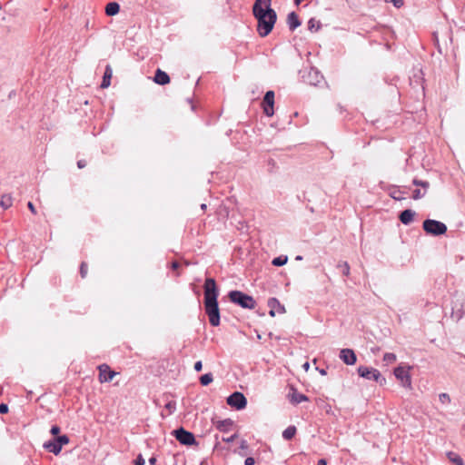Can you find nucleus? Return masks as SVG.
Instances as JSON below:
<instances>
[{
    "instance_id": "nucleus-45",
    "label": "nucleus",
    "mask_w": 465,
    "mask_h": 465,
    "mask_svg": "<svg viewBox=\"0 0 465 465\" xmlns=\"http://www.w3.org/2000/svg\"><path fill=\"white\" fill-rule=\"evenodd\" d=\"M302 368L304 369V371H308L310 369V363L308 361L304 362L302 364Z\"/></svg>"
},
{
    "instance_id": "nucleus-25",
    "label": "nucleus",
    "mask_w": 465,
    "mask_h": 465,
    "mask_svg": "<svg viewBox=\"0 0 465 465\" xmlns=\"http://www.w3.org/2000/svg\"><path fill=\"white\" fill-rule=\"evenodd\" d=\"M287 261H288V257L287 256L281 255V256H278V257L274 258L272 260V263L274 266L280 267V266H282V265L286 264Z\"/></svg>"
},
{
    "instance_id": "nucleus-15",
    "label": "nucleus",
    "mask_w": 465,
    "mask_h": 465,
    "mask_svg": "<svg viewBox=\"0 0 465 465\" xmlns=\"http://www.w3.org/2000/svg\"><path fill=\"white\" fill-rule=\"evenodd\" d=\"M170 76L161 69H157L153 77V81L160 85L170 83Z\"/></svg>"
},
{
    "instance_id": "nucleus-11",
    "label": "nucleus",
    "mask_w": 465,
    "mask_h": 465,
    "mask_svg": "<svg viewBox=\"0 0 465 465\" xmlns=\"http://www.w3.org/2000/svg\"><path fill=\"white\" fill-rule=\"evenodd\" d=\"M339 358L347 365H353L357 361V356L351 349H341Z\"/></svg>"
},
{
    "instance_id": "nucleus-26",
    "label": "nucleus",
    "mask_w": 465,
    "mask_h": 465,
    "mask_svg": "<svg viewBox=\"0 0 465 465\" xmlns=\"http://www.w3.org/2000/svg\"><path fill=\"white\" fill-rule=\"evenodd\" d=\"M321 27V23L320 21H317L315 18H311L309 21H308V29L310 31H317L318 29H320Z\"/></svg>"
},
{
    "instance_id": "nucleus-24",
    "label": "nucleus",
    "mask_w": 465,
    "mask_h": 465,
    "mask_svg": "<svg viewBox=\"0 0 465 465\" xmlns=\"http://www.w3.org/2000/svg\"><path fill=\"white\" fill-rule=\"evenodd\" d=\"M232 425V421L230 419L223 420L218 422L217 429L225 431L227 430L228 427Z\"/></svg>"
},
{
    "instance_id": "nucleus-5",
    "label": "nucleus",
    "mask_w": 465,
    "mask_h": 465,
    "mask_svg": "<svg viewBox=\"0 0 465 465\" xmlns=\"http://www.w3.org/2000/svg\"><path fill=\"white\" fill-rule=\"evenodd\" d=\"M69 443V438L67 435H60L52 440H49L44 444V448L48 451L58 455L61 452L62 447Z\"/></svg>"
},
{
    "instance_id": "nucleus-38",
    "label": "nucleus",
    "mask_w": 465,
    "mask_h": 465,
    "mask_svg": "<svg viewBox=\"0 0 465 465\" xmlns=\"http://www.w3.org/2000/svg\"><path fill=\"white\" fill-rule=\"evenodd\" d=\"M193 369L195 370V371H201L202 369H203V363L201 361H198L194 363V366H193Z\"/></svg>"
},
{
    "instance_id": "nucleus-18",
    "label": "nucleus",
    "mask_w": 465,
    "mask_h": 465,
    "mask_svg": "<svg viewBox=\"0 0 465 465\" xmlns=\"http://www.w3.org/2000/svg\"><path fill=\"white\" fill-rule=\"evenodd\" d=\"M292 391H293L292 393L290 394V401L293 404H299V403H301L302 401H309V398L306 395L299 393L295 390H292Z\"/></svg>"
},
{
    "instance_id": "nucleus-27",
    "label": "nucleus",
    "mask_w": 465,
    "mask_h": 465,
    "mask_svg": "<svg viewBox=\"0 0 465 465\" xmlns=\"http://www.w3.org/2000/svg\"><path fill=\"white\" fill-rule=\"evenodd\" d=\"M0 205L5 209L9 208L12 205L11 196H9V195L2 196L1 201H0Z\"/></svg>"
},
{
    "instance_id": "nucleus-19",
    "label": "nucleus",
    "mask_w": 465,
    "mask_h": 465,
    "mask_svg": "<svg viewBox=\"0 0 465 465\" xmlns=\"http://www.w3.org/2000/svg\"><path fill=\"white\" fill-rule=\"evenodd\" d=\"M120 11V5L117 2H110L105 6V14L108 16L115 15Z\"/></svg>"
},
{
    "instance_id": "nucleus-39",
    "label": "nucleus",
    "mask_w": 465,
    "mask_h": 465,
    "mask_svg": "<svg viewBox=\"0 0 465 465\" xmlns=\"http://www.w3.org/2000/svg\"><path fill=\"white\" fill-rule=\"evenodd\" d=\"M236 438H237V434H233V435H232V436H230V437H227V438L223 437V439H222V440H223V441H225V442H232Z\"/></svg>"
},
{
    "instance_id": "nucleus-43",
    "label": "nucleus",
    "mask_w": 465,
    "mask_h": 465,
    "mask_svg": "<svg viewBox=\"0 0 465 465\" xmlns=\"http://www.w3.org/2000/svg\"><path fill=\"white\" fill-rule=\"evenodd\" d=\"M85 165H86V163H85V161H84V160H79V161L77 162V166H78V168H80V169L84 168Z\"/></svg>"
},
{
    "instance_id": "nucleus-23",
    "label": "nucleus",
    "mask_w": 465,
    "mask_h": 465,
    "mask_svg": "<svg viewBox=\"0 0 465 465\" xmlns=\"http://www.w3.org/2000/svg\"><path fill=\"white\" fill-rule=\"evenodd\" d=\"M213 381V376L211 372L205 373L200 377V383L203 386H207Z\"/></svg>"
},
{
    "instance_id": "nucleus-20",
    "label": "nucleus",
    "mask_w": 465,
    "mask_h": 465,
    "mask_svg": "<svg viewBox=\"0 0 465 465\" xmlns=\"http://www.w3.org/2000/svg\"><path fill=\"white\" fill-rule=\"evenodd\" d=\"M112 69L110 65H107L104 74L103 81L101 83L102 88H107L111 84Z\"/></svg>"
},
{
    "instance_id": "nucleus-3",
    "label": "nucleus",
    "mask_w": 465,
    "mask_h": 465,
    "mask_svg": "<svg viewBox=\"0 0 465 465\" xmlns=\"http://www.w3.org/2000/svg\"><path fill=\"white\" fill-rule=\"evenodd\" d=\"M230 301L243 309H254L256 302L252 296L248 295L241 291H231L228 293Z\"/></svg>"
},
{
    "instance_id": "nucleus-44",
    "label": "nucleus",
    "mask_w": 465,
    "mask_h": 465,
    "mask_svg": "<svg viewBox=\"0 0 465 465\" xmlns=\"http://www.w3.org/2000/svg\"><path fill=\"white\" fill-rule=\"evenodd\" d=\"M401 192L398 191V192H394L392 194H391V197L395 200H401L402 197H401L400 195H398V193H400Z\"/></svg>"
},
{
    "instance_id": "nucleus-47",
    "label": "nucleus",
    "mask_w": 465,
    "mask_h": 465,
    "mask_svg": "<svg viewBox=\"0 0 465 465\" xmlns=\"http://www.w3.org/2000/svg\"><path fill=\"white\" fill-rule=\"evenodd\" d=\"M149 463H150L151 465H154V464L156 463V458H155V457H151V458L149 459Z\"/></svg>"
},
{
    "instance_id": "nucleus-13",
    "label": "nucleus",
    "mask_w": 465,
    "mask_h": 465,
    "mask_svg": "<svg viewBox=\"0 0 465 465\" xmlns=\"http://www.w3.org/2000/svg\"><path fill=\"white\" fill-rule=\"evenodd\" d=\"M99 369V380L101 382L111 381L115 375V372L110 370V367L106 364H102L98 367Z\"/></svg>"
},
{
    "instance_id": "nucleus-10",
    "label": "nucleus",
    "mask_w": 465,
    "mask_h": 465,
    "mask_svg": "<svg viewBox=\"0 0 465 465\" xmlns=\"http://www.w3.org/2000/svg\"><path fill=\"white\" fill-rule=\"evenodd\" d=\"M273 104H274V92L273 91H267L265 93V95L263 97L262 101V107H263V113L265 115L271 117L273 115Z\"/></svg>"
},
{
    "instance_id": "nucleus-1",
    "label": "nucleus",
    "mask_w": 465,
    "mask_h": 465,
    "mask_svg": "<svg viewBox=\"0 0 465 465\" xmlns=\"http://www.w3.org/2000/svg\"><path fill=\"white\" fill-rule=\"evenodd\" d=\"M272 0H255L252 5V15L257 20V32L260 36H267L272 30L277 14L271 7Z\"/></svg>"
},
{
    "instance_id": "nucleus-40",
    "label": "nucleus",
    "mask_w": 465,
    "mask_h": 465,
    "mask_svg": "<svg viewBox=\"0 0 465 465\" xmlns=\"http://www.w3.org/2000/svg\"><path fill=\"white\" fill-rule=\"evenodd\" d=\"M186 104L189 106L190 111H192V112H193V111H194V109H195V105H194V104L193 103L192 99L188 98V99L186 100Z\"/></svg>"
},
{
    "instance_id": "nucleus-46",
    "label": "nucleus",
    "mask_w": 465,
    "mask_h": 465,
    "mask_svg": "<svg viewBox=\"0 0 465 465\" xmlns=\"http://www.w3.org/2000/svg\"><path fill=\"white\" fill-rule=\"evenodd\" d=\"M248 447L247 441L242 440L241 442V449H246Z\"/></svg>"
},
{
    "instance_id": "nucleus-36",
    "label": "nucleus",
    "mask_w": 465,
    "mask_h": 465,
    "mask_svg": "<svg viewBox=\"0 0 465 465\" xmlns=\"http://www.w3.org/2000/svg\"><path fill=\"white\" fill-rule=\"evenodd\" d=\"M8 412V406L5 403L0 404V414H5Z\"/></svg>"
},
{
    "instance_id": "nucleus-17",
    "label": "nucleus",
    "mask_w": 465,
    "mask_h": 465,
    "mask_svg": "<svg viewBox=\"0 0 465 465\" xmlns=\"http://www.w3.org/2000/svg\"><path fill=\"white\" fill-rule=\"evenodd\" d=\"M287 24L291 31H294L301 25V21L295 12H291L287 16Z\"/></svg>"
},
{
    "instance_id": "nucleus-32",
    "label": "nucleus",
    "mask_w": 465,
    "mask_h": 465,
    "mask_svg": "<svg viewBox=\"0 0 465 465\" xmlns=\"http://www.w3.org/2000/svg\"><path fill=\"white\" fill-rule=\"evenodd\" d=\"M80 274L82 278H84L87 274V264L84 262L80 265Z\"/></svg>"
},
{
    "instance_id": "nucleus-12",
    "label": "nucleus",
    "mask_w": 465,
    "mask_h": 465,
    "mask_svg": "<svg viewBox=\"0 0 465 465\" xmlns=\"http://www.w3.org/2000/svg\"><path fill=\"white\" fill-rule=\"evenodd\" d=\"M302 77L312 85H318L323 79L322 74L313 67L310 69L307 75H303Z\"/></svg>"
},
{
    "instance_id": "nucleus-2",
    "label": "nucleus",
    "mask_w": 465,
    "mask_h": 465,
    "mask_svg": "<svg viewBox=\"0 0 465 465\" xmlns=\"http://www.w3.org/2000/svg\"><path fill=\"white\" fill-rule=\"evenodd\" d=\"M219 288L213 278H206L203 284L204 311L212 326L220 324V310L218 304Z\"/></svg>"
},
{
    "instance_id": "nucleus-35",
    "label": "nucleus",
    "mask_w": 465,
    "mask_h": 465,
    "mask_svg": "<svg viewBox=\"0 0 465 465\" xmlns=\"http://www.w3.org/2000/svg\"><path fill=\"white\" fill-rule=\"evenodd\" d=\"M50 432L52 435L59 436L58 434L60 433V428L57 425H54L52 426Z\"/></svg>"
},
{
    "instance_id": "nucleus-30",
    "label": "nucleus",
    "mask_w": 465,
    "mask_h": 465,
    "mask_svg": "<svg viewBox=\"0 0 465 465\" xmlns=\"http://www.w3.org/2000/svg\"><path fill=\"white\" fill-rule=\"evenodd\" d=\"M412 183L416 186L422 187L425 191L429 188L430 183L427 181H421L417 178L413 179Z\"/></svg>"
},
{
    "instance_id": "nucleus-53",
    "label": "nucleus",
    "mask_w": 465,
    "mask_h": 465,
    "mask_svg": "<svg viewBox=\"0 0 465 465\" xmlns=\"http://www.w3.org/2000/svg\"><path fill=\"white\" fill-rule=\"evenodd\" d=\"M206 207H207V206H206V204H205V203H203V204L201 205V209H202V210H205V209H206Z\"/></svg>"
},
{
    "instance_id": "nucleus-9",
    "label": "nucleus",
    "mask_w": 465,
    "mask_h": 465,
    "mask_svg": "<svg viewBox=\"0 0 465 465\" xmlns=\"http://www.w3.org/2000/svg\"><path fill=\"white\" fill-rule=\"evenodd\" d=\"M358 374L364 379L375 381H378L381 377L378 370L366 366H360L358 368Z\"/></svg>"
},
{
    "instance_id": "nucleus-7",
    "label": "nucleus",
    "mask_w": 465,
    "mask_h": 465,
    "mask_svg": "<svg viewBox=\"0 0 465 465\" xmlns=\"http://www.w3.org/2000/svg\"><path fill=\"white\" fill-rule=\"evenodd\" d=\"M176 440L185 446L198 445L193 433L180 427L176 429Z\"/></svg>"
},
{
    "instance_id": "nucleus-42",
    "label": "nucleus",
    "mask_w": 465,
    "mask_h": 465,
    "mask_svg": "<svg viewBox=\"0 0 465 465\" xmlns=\"http://www.w3.org/2000/svg\"><path fill=\"white\" fill-rule=\"evenodd\" d=\"M27 206H28V208H29V210L31 211L32 213H34V214L36 213L35 207V205L33 204L32 202H28Z\"/></svg>"
},
{
    "instance_id": "nucleus-21",
    "label": "nucleus",
    "mask_w": 465,
    "mask_h": 465,
    "mask_svg": "<svg viewBox=\"0 0 465 465\" xmlns=\"http://www.w3.org/2000/svg\"><path fill=\"white\" fill-rule=\"evenodd\" d=\"M447 457L450 462H452L455 465H464V461L462 458L453 451L447 452Z\"/></svg>"
},
{
    "instance_id": "nucleus-54",
    "label": "nucleus",
    "mask_w": 465,
    "mask_h": 465,
    "mask_svg": "<svg viewBox=\"0 0 465 465\" xmlns=\"http://www.w3.org/2000/svg\"><path fill=\"white\" fill-rule=\"evenodd\" d=\"M302 256H300V255H298V256L296 257V260H302Z\"/></svg>"
},
{
    "instance_id": "nucleus-49",
    "label": "nucleus",
    "mask_w": 465,
    "mask_h": 465,
    "mask_svg": "<svg viewBox=\"0 0 465 465\" xmlns=\"http://www.w3.org/2000/svg\"><path fill=\"white\" fill-rule=\"evenodd\" d=\"M322 375H326V370L316 368Z\"/></svg>"
},
{
    "instance_id": "nucleus-28",
    "label": "nucleus",
    "mask_w": 465,
    "mask_h": 465,
    "mask_svg": "<svg viewBox=\"0 0 465 465\" xmlns=\"http://www.w3.org/2000/svg\"><path fill=\"white\" fill-rule=\"evenodd\" d=\"M337 267L341 269L343 275L348 276L350 274V265L347 262H340Z\"/></svg>"
},
{
    "instance_id": "nucleus-4",
    "label": "nucleus",
    "mask_w": 465,
    "mask_h": 465,
    "mask_svg": "<svg viewBox=\"0 0 465 465\" xmlns=\"http://www.w3.org/2000/svg\"><path fill=\"white\" fill-rule=\"evenodd\" d=\"M422 228L426 233L433 236H440L447 232L445 223L433 219L425 220L422 223Z\"/></svg>"
},
{
    "instance_id": "nucleus-52",
    "label": "nucleus",
    "mask_w": 465,
    "mask_h": 465,
    "mask_svg": "<svg viewBox=\"0 0 465 465\" xmlns=\"http://www.w3.org/2000/svg\"><path fill=\"white\" fill-rule=\"evenodd\" d=\"M302 0H294V4L296 5H299Z\"/></svg>"
},
{
    "instance_id": "nucleus-31",
    "label": "nucleus",
    "mask_w": 465,
    "mask_h": 465,
    "mask_svg": "<svg viewBox=\"0 0 465 465\" xmlns=\"http://www.w3.org/2000/svg\"><path fill=\"white\" fill-rule=\"evenodd\" d=\"M439 401L442 404H449L450 403V397L448 393L443 392L439 395Z\"/></svg>"
},
{
    "instance_id": "nucleus-8",
    "label": "nucleus",
    "mask_w": 465,
    "mask_h": 465,
    "mask_svg": "<svg viewBox=\"0 0 465 465\" xmlns=\"http://www.w3.org/2000/svg\"><path fill=\"white\" fill-rule=\"evenodd\" d=\"M229 406L240 411L246 407L247 400L245 396L239 391H234L226 400Z\"/></svg>"
},
{
    "instance_id": "nucleus-48",
    "label": "nucleus",
    "mask_w": 465,
    "mask_h": 465,
    "mask_svg": "<svg viewBox=\"0 0 465 465\" xmlns=\"http://www.w3.org/2000/svg\"><path fill=\"white\" fill-rule=\"evenodd\" d=\"M317 465H327V462H326L325 460L321 459V460H318Z\"/></svg>"
},
{
    "instance_id": "nucleus-22",
    "label": "nucleus",
    "mask_w": 465,
    "mask_h": 465,
    "mask_svg": "<svg viewBox=\"0 0 465 465\" xmlns=\"http://www.w3.org/2000/svg\"><path fill=\"white\" fill-rule=\"evenodd\" d=\"M296 431L297 430L295 426H289L283 430L282 438L286 440H290L295 436Z\"/></svg>"
},
{
    "instance_id": "nucleus-16",
    "label": "nucleus",
    "mask_w": 465,
    "mask_h": 465,
    "mask_svg": "<svg viewBox=\"0 0 465 465\" xmlns=\"http://www.w3.org/2000/svg\"><path fill=\"white\" fill-rule=\"evenodd\" d=\"M414 215V211L406 209L400 213L399 219L403 224L408 225L413 221Z\"/></svg>"
},
{
    "instance_id": "nucleus-37",
    "label": "nucleus",
    "mask_w": 465,
    "mask_h": 465,
    "mask_svg": "<svg viewBox=\"0 0 465 465\" xmlns=\"http://www.w3.org/2000/svg\"><path fill=\"white\" fill-rule=\"evenodd\" d=\"M386 1L393 3L394 6L398 7V8L403 5L402 0H386Z\"/></svg>"
},
{
    "instance_id": "nucleus-41",
    "label": "nucleus",
    "mask_w": 465,
    "mask_h": 465,
    "mask_svg": "<svg viewBox=\"0 0 465 465\" xmlns=\"http://www.w3.org/2000/svg\"><path fill=\"white\" fill-rule=\"evenodd\" d=\"M255 460L252 457H248L245 459L244 465H254Z\"/></svg>"
},
{
    "instance_id": "nucleus-6",
    "label": "nucleus",
    "mask_w": 465,
    "mask_h": 465,
    "mask_svg": "<svg viewBox=\"0 0 465 465\" xmlns=\"http://www.w3.org/2000/svg\"><path fill=\"white\" fill-rule=\"evenodd\" d=\"M411 366H398L394 369V376L405 388H411V377L410 374Z\"/></svg>"
},
{
    "instance_id": "nucleus-33",
    "label": "nucleus",
    "mask_w": 465,
    "mask_h": 465,
    "mask_svg": "<svg viewBox=\"0 0 465 465\" xmlns=\"http://www.w3.org/2000/svg\"><path fill=\"white\" fill-rule=\"evenodd\" d=\"M426 192H424L423 193H421L420 190V189H415L413 191V194H412V198L414 200H419L420 198H422L424 195H425Z\"/></svg>"
},
{
    "instance_id": "nucleus-14",
    "label": "nucleus",
    "mask_w": 465,
    "mask_h": 465,
    "mask_svg": "<svg viewBox=\"0 0 465 465\" xmlns=\"http://www.w3.org/2000/svg\"><path fill=\"white\" fill-rule=\"evenodd\" d=\"M268 306L270 307L269 314L272 317L275 316V313H284L285 307L280 303V302L276 298H270L268 300Z\"/></svg>"
},
{
    "instance_id": "nucleus-50",
    "label": "nucleus",
    "mask_w": 465,
    "mask_h": 465,
    "mask_svg": "<svg viewBox=\"0 0 465 465\" xmlns=\"http://www.w3.org/2000/svg\"><path fill=\"white\" fill-rule=\"evenodd\" d=\"M169 266H170L171 270L174 271V260L170 262Z\"/></svg>"
},
{
    "instance_id": "nucleus-34",
    "label": "nucleus",
    "mask_w": 465,
    "mask_h": 465,
    "mask_svg": "<svg viewBox=\"0 0 465 465\" xmlns=\"http://www.w3.org/2000/svg\"><path fill=\"white\" fill-rule=\"evenodd\" d=\"M134 465H144V459L142 454H139L136 457V459L134 460Z\"/></svg>"
},
{
    "instance_id": "nucleus-51",
    "label": "nucleus",
    "mask_w": 465,
    "mask_h": 465,
    "mask_svg": "<svg viewBox=\"0 0 465 465\" xmlns=\"http://www.w3.org/2000/svg\"><path fill=\"white\" fill-rule=\"evenodd\" d=\"M165 407L170 410L172 407V402L166 403Z\"/></svg>"
},
{
    "instance_id": "nucleus-29",
    "label": "nucleus",
    "mask_w": 465,
    "mask_h": 465,
    "mask_svg": "<svg viewBox=\"0 0 465 465\" xmlns=\"http://www.w3.org/2000/svg\"><path fill=\"white\" fill-rule=\"evenodd\" d=\"M396 360L397 357L394 353L387 352L383 355V361H385L386 363H393L394 361H396Z\"/></svg>"
}]
</instances>
